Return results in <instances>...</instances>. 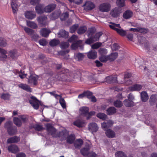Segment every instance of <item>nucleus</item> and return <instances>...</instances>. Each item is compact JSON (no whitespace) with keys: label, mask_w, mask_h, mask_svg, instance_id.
Instances as JSON below:
<instances>
[{"label":"nucleus","mask_w":157,"mask_h":157,"mask_svg":"<svg viewBox=\"0 0 157 157\" xmlns=\"http://www.w3.org/2000/svg\"><path fill=\"white\" fill-rule=\"evenodd\" d=\"M141 99L143 102L147 101L148 99V96L146 91H143L140 93Z\"/></svg>","instance_id":"nucleus-25"},{"label":"nucleus","mask_w":157,"mask_h":157,"mask_svg":"<svg viewBox=\"0 0 157 157\" xmlns=\"http://www.w3.org/2000/svg\"><path fill=\"white\" fill-rule=\"evenodd\" d=\"M87 30L86 26H82L78 28L77 30V33L79 34H82L84 33Z\"/></svg>","instance_id":"nucleus-38"},{"label":"nucleus","mask_w":157,"mask_h":157,"mask_svg":"<svg viewBox=\"0 0 157 157\" xmlns=\"http://www.w3.org/2000/svg\"><path fill=\"white\" fill-rule=\"evenodd\" d=\"M7 131L9 134L11 136L15 134L17 132V130L16 128L13 127L8 129Z\"/></svg>","instance_id":"nucleus-44"},{"label":"nucleus","mask_w":157,"mask_h":157,"mask_svg":"<svg viewBox=\"0 0 157 157\" xmlns=\"http://www.w3.org/2000/svg\"><path fill=\"white\" fill-rule=\"evenodd\" d=\"M99 52L101 55H105L107 53V50L105 49L101 48L99 50Z\"/></svg>","instance_id":"nucleus-61"},{"label":"nucleus","mask_w":157,"mask_h":157,"mask_svg":"<svg viewBox=\"0 0 157 157\" xmlns=\"http://www.w3.org/2000/svg\"><path fill=\"white\" fill-rule=\"evenodd\" d=\"M85 9L87 10H90L95 7V5L94 4L90 1L86 2L85 5Z\"/></svg>","instance_id":"nucleus-22"},{"label":"nucleus","mask_w":157,"mask_h":157,"mask_svg":"<svg viewBox=\"0 0 157 157\" xmlns=\"http://www.w3.org/2000/svg\"><path fill=\"white\" fill-rule=\"evenodd\" d=\"M24 29L25 31L29 35H32L34 33V30L29 28L24 27Z\"/></svg>","instance_id":"nucleus-43"},{"label":"nucleus","mask_w":157,"mask_h":157,"mask_svg":"<svg viewBox=\"0 0 157 157\" xmlns=\"http://www.w3.org/2000/svg\"><path fill=\"white\" fill-rule=\"evenodd\" d=\"M50 31L47 29L43 28L41 29L40 31V35L44 37H47L50 33Z\"/></svg>","instance_id":"nucleus-26"},{"label":"nucleus","mask_w":157,"mask_h":157,"mask_svg":"<svg viewBox=\"0 0 157 157\" xmlns=\"http://www.w3.org/2000/svg\"><path fill=\"white\" fill-rule=\"evenodd\" d=\"M75 139V136L74 134H71L67 136L66 138L67 142L68 143L71 144L74 142Z\"/></svg>","instance_id":"nucleus-31"},{"label":"nucleus","mask_w":157,"mask_h":157,"mask_svg":"<svg viewBox=\"0 0 157 157\" xmlns=\"http://www.w3.org/2000/svg\"><path fill=\"white\" fill-rule=\"evenodd\" d=\"M84 57V55L82 53H79L76 55V59L78 61H80L83 59Z\"/></svg>","instance_id":"nucleus-54"},{"label":"nucleus","mask_w":157,"mask_h":157,"mask_svg":"<svg viewBox=\"0 0 157 157\" xmlns=\"http://www.w3.org/2000/svg\"><path fill=\"white\" fill-rule=\"evenodd\" d=\"M59 102L63 108L64 109L66 107V104L64 99L62 97L60 98Z\"/></svg>","instance_id":"nucleus-52"},{"label":"nucleus","mask_w":157,"mask_h":157,"mask_svg":"<svg viewBox=\"0 0 157 157\" xmlns=\"http://www.w3.org/2000/svg\"><path fill=\"white\" fill-rule=\"evenodd\" d=\"M73 124L78 127H82L84 126L85 122L83 120L78 119L73 122Z\"/></svg>","instance_id":"nucleus-16"},{"label":"nucleus","mask_w":157,"mask_h":157,"mask_svg":"<svg viewBox=\"0 0 157 157\" xmlns=\"http://www.w3.org/2000/svg\"><path fill=\"white\" fill-rule=\"evenodd\" d=\"M89 130L93 133L94 132H96L98 131V127L97 124L94 123H90L88 126Z\"/></svg>","instance_id":"nucleus-9"},{"label":"nucleus","mask_w":157,"mask_h":157,"mask_svg":"<svg viewBox=\"0 0 157 157\" xmlns=\"http://www.w3.org/2000/svg\"><path fill=\"white\" fill-rule=\"evenodd\" d=\"M33 128L36 130L38 131H41L43 129L42 126L39 125H35L34 126Z\"/></svg>","instance_id":"nucleus-63"},{"label":"nucleus","mask_w":157,"mask_h":157,"mask_svg":"<svg viewBox=\"0 0 157 157\" xmlns=\"http://www.w3.org/2000/svg\"><path fill=\"white\" fill-rule=\"evenodd\" d=\"M78 26V24L73 25L70 28V32L72 33H74L77 29Z\"/></svg>","instance_id":"nucleus-51"},{"label":"nucleus","mask_w":157,"mask_h":157,"mask_svg":"<svg viewBox=\"0 0 157 157\" xmlns=\"http://www.w3.org/2000/svg\"><path fill=\"white\" fill-rule=\"evenodd\" d=\"M121 13V9L119 7H116L111 12L110 14L113 17H117Z\"/></svg>","instance_id":"nucleus-11"},{"label":"nucleus","mask_w":157,"mask_h":157,"mask_svg":"<svg viewBox=\"0 0 157 157\" xmlns=\"http://www.w3.org/2000/svg\"><path fill=\"white\" fill-rule=\"evenodd\" d=\"M90 148L89 145L86 146V147L82 148L80 150L81 154L84 156L88 157H95L96 154L94 153L89 152Z\"/></svg>","instance_id":"nucleus-3"},{"label":"nucleus","mask_w":157,"mask_h":157,"mask_svg":"<svg viewBox=\"0 0 157 157\" xmlns=\"http://www.w3.org/2000/svg\"><path fill=\"white\" fill-rule=\"evenodd\" d=\"M19 86L20 88L28 92H32L31 89L29 86L26 84H21L19 85Z\"/></svg>","instance_id":"nucleus-32"},{"label":"nucleus","mask_w":157,"mask_h":157,"mask_svg":"<svg viewBox=\"0 0 157 157\" xmlns=\"http://www.w3.org/2000/svg\"><path fill=\"white\" fill-rule=\"evenodd\" d=\"M47 17L45 16H40L37 17V21L41 26H43L47 24Z\"/></svg>","instance_id":"nucleus-10"},{"label":"nucleus","mask_w":157,"mask_h":157,"mask_svg":"<svg viewBox=\"0 0 157 157\" xmlns=\"http://www.w3.org/2000/svg\"><path fill=\"white\" fill-rule=\"evenodd\" d=\"M8 150L9 151L16 153L19 151L18 147L16 145H11L8 146Z\"/></svg>","instance_id":"nucleus-18"},{"label":"nucleus","mask_w":157,"mask_h":157,"mask_svg":"<svg viewBox=\"0 0 157 157\" xmlns=\"http://www.w3.org/2000/svg\"><path fill=\"white\" fill-rule=\"evenodd\" d=\"M59 40L56 39H54L50 41V45L52 46H54L58 45L59 43Z\"/></svg>","instance_id":"nucleus-45"},{"label":"nucleus","mask_w":157,"mask_h":157,"mask_svg":"<svg viewBox=\"0 0 157 157\" xmlns=\"http://www.w3.org/2000/svg\"><path fill=\"white\" fill-rule=\"evenodd\" d=\"M13 123L12 122L10 121H8L6 122L5 124V127L6 128L7 130L8 129L10 128L13 127L12 126Z\"/></svg>","instance_id":"nucleus-56"},{"label":"nucleus","mask_w":157,"mask_h":157,"mask_svg":"<svg viewBox=\"0 0 157 157\" xmlns=\"http://www.w3.org/2000/svg\"><path fill=\"white\" fill-rule=\"evenodd\" d=\"M27 25L33 29H36L37 28V25L34 21H26Z\"/></svg>","instance_id":"nucleus-29"},{"label":"nucleus","mask_w":157,"mask_h":157,"mask_svg":"<svg viewBox=\"0 0 157 157\" xmlns=\"http://www.w3.org/2000/svg\"><path fill=\"white\" fill-rule=\"evenodd\" d=\"M118 56V54L117 52H115L111 54L110 55L108 56L109 60L110 61H113L115 60Z\"/></svg>","instance_id":"nucleus-39"},{"label":"nucleus","mask_w":157,"mask_h":157,"mask_svg":"<svg viewBox=\"0 0 157 157\" xmlns=\"http://www.w3.org/2000/svg\"><path fill=\"white\" fill-rule=\"evenodd\" d=\"M116 3L119 7H122L124 6V0H117Z\"/></svg>","instance_id":"nucleus-55"},{"label":"nucleus","mask_w":157,"mask_h":157,"mask_svg":"<svg viewBox=\"0 0 157 157\" xmlns=\"http://www.w3.org/2000/svg\"><path fill=\"white\" fill-rule=\"evenodd\" d=\"M116 109L113 107H110L107 110V114L109 115H112L116 113Z\"/></svg>","instance_id":"nucleus-37"},{"label":"nucleus","mask_w":157,"mask_h":157,"mask_svg":"<svg viewBox=\"0 0 157 157\" xmlns=\"http://www.w3.org/2000/svg\"><path fill=\"white\" fill-rule=\"evenodd\" d=\"M102 33L101 32L97 33L94 36H91L88 39L85 41V43L87 44H90L94 42L99 40L100 37L102 35Z\"/></svg>","instance_id":"nucleus-4"},{"label":"nucleus","mask_w":157,"mask_h":157,"mask_svg":"<svg viewBox=\"0 0 157 157\" xmlns=\"http://www.w3.org/2000/svg\"><path fill=\"white\" fill-rule=\"evenodd\" d=\"M116 157H127L126 155L121 151H118L115 153Z\"/></svg>","instance_id":"nucleus-50"},{"label":"nucleus","mask_w":157,"mask_h":157,"mask_svg":"<svg viewBox=\"0 0 157 157\" xmlns=\"http://www.w3.org/2000/svg\"><path fill=\"white\" fill-rule=\"evenodd\" d=\"M13 121L14 124L17 127H21L22 122L21 120L18 118L15 117L13 118Z\"/></svg>","instance_id":"nucleus-36"},{"label":"nucleus","mask_w":157,"mask_h":157,"mask_svg":"<svg viewBox=\"0 0 157 157\" xmlns=\"http://www.w3.org/2000/svg\"><path fill=\"white\" fill-rule=\"evenodd\" d=\"M68 135V132L66 130H64L59 132V133L58 134V137H59L61 140H63L66 139Z\"/></svg>","instance_id":"nucleus-12"},{"label":"nucleus","mask_w":157,"mask_h":157,"mask_svg":"<svg viewBox=\"0 0 157 157\" xmlns=\"http://www.w3.org/2000/svg\"><path fill=\"white\" fill-rule=\"evenodd\" d=\"M6 42L4 38H0V46L5 47L6 45Z\"/></svg>","instance_id":"nucleus-57"},{"label":"nucleus","mask_w":157,"mask_h":157,"mask_svg":"<svg viewBox=\"0 0 157 157\" xmlns=\"http://www.w3.org/2000/svg\"><path fill=\"white\" fill-rule=\"evenodd\" d=\"M60 12L59 11H56L50 16V18L52 20H54L58 18L60 16Z\"/></svg>","instance_id":"nucleus-27"},{"label":"nucleus","mask_w":157,"mask_h":157,"mask_svg":"<svg viewBox=\"0 0 157 157\" xmlns=\"http://www.w3.org/2000/svg\"><path fill=\"white\" fill-rule=\"evenodd\" d=\"M29 100L30 103L33 107L36 109H37L39 106L40 101L35 97L33 96L30 97Z\"/></svg>","instance_id":"nucleus-5"},{"label":"nucleus","mask_w":157,"mask_h":157,"mask_svg":"<svg viewBox=\"0 0 157 157\" xmlns=\"http://www.w3.org/2000/svg\"><path fill=\"white\" fill-rule=\"evenodd\" d=\"M101 45V44L98 43H96L93 44L91 46V48L93 49H96L99 48Z\"/></svg>","instance_id":"nucleus-64"},{"label":"nucleus","mask_w":157,"mask_h":157,"mask_svg":"<svg viewBox=\"0 0 157 157\" xmlns=\"http://www.w3.org/2000/svg\"><path fill=\"white\" fill-rule=\"evenodd\" d=\"M37 77L31 75L29 77L28 80V82L30 83H33L35 85L37 84Z\"/></svg>","instance_id":"nucleus-28"},{"label":"nucleus","mask_w":157,"mask_h":157,"mask_svg":"<svg viewBox=\"0 0 157 157\" xmlns=\"http://www.w3.org/2000/svg\"><path fill=\"white\" fill-rule=\"evenodd\" d=\"M0 53H1V57L3 59H6L7 57V56L6 54L7 52L4 49L0 48Z\"/></svg>","instance_id":"nucleus-46"},{"label":"nucleus","mask_w":157,"mask_h":157,"mask_svg":"<svg viewBox=\"0 0 157 157\" xmlns=\"http://www.w3.org/2000/svg\"><path fill=\"white\" fill-rule=\"evenodd\" d=\"M78 37L75 35H73L68 40V41L70 42H75L77 40Z\"/></svg>","instance_id":"nucleus-53"},{"label":"nucleus","mask_w":157,"mask_h":157,"mask_svg":"<svg viewBox=\"0 0 157 157\" xmlns=\"http://www.w3.org/2000/svg\"><path fill=\"white\" fill-rule=\"evenodd\" d=\"M44 6L43 5L41 4H38L35 7V10L37 13L38 14H41L43 12V8Z\"/></svg>","instance_id":"nucleus-34"},{"label":"nucleus","mask_w":157,"mask_h":157,"mask_svg":"<svg viewBox=\"0 0 157 157\" xmlns=\"http://www.w3.org/2000/svg\"><path fill=\"white\" fill-rule=\"evenodd\" d=\"M10 97V95L9 93H2L1 96V98L5 100H9Z\"/></svg>","instance_id":"nucleus-40"},{"label":"nucleus","mask_w":157,"mask_h":157,"mask_svg":"<svg viewBox=\"0 0 157 157\" xmlns=\"http://www.w3.org/2000/svg\"><path fill=\"white\" fill-rule=\"evenodd\" d=\"M56 7V5L54 4L49 5L45 7L44 11L47 13H50L55 10Z\"/></svg>","instance_id":"nucleus-14"},{"label":"nucleus","mask_w":157,"mask_h":157,"mask_svg":"<svg viewBox=\"0 0 157 157\" xmlns=\"http://www.w3.org/2000/svg\"><path fill=\"white\" fill-rule=\"evenodd\" d=\"M109 59L108 56H106L105 55H100L99 57V60L102 62H105Z\"/></svg>","instance_id":"nucleus-47"},{"label":"nucleus","mask_w":157,"mask_h":157,"mask_svg":"<svg viewBox=\"0 0 157 157\" xmlns=\"http://www.w3.org/2000/svg\"><path fill=\"white\" fill-rule=\"evenodd\" d=\"M47 127L48 134L52 135L53 137H58V133L56 132V130L54 127L50 124H48Z\"/></svg>","instance_id":"nucleus-6"},{"label":"nucleus","mask_w":157,"mask_h":157,"mask_svg":"<svg viewBox=\"0 0 157 157\" xmlns=\"http://www.w3.org/2000/svg\"><path fill=\"white\" fill-rule=\"evenodd\" d=\"M105 134L109 138H113L115 137L116 133L113 130L110 129H108L106 130Z\"/></svg>","instance_id":"nucleus-19"},{"label":"nucleus","mask_w":157,"mask_h":157,"mask_svg":"<svg viewBox=\"0 0 157 157\" xmlns=\"http://www.w3.org/2000/svg\"><path fill=\"white\" fill-rule=\"evenodd\" d=\"M129 89L132 91H139L142 88V86L140 85L136 84L129 87Z\"/></svg>","instance_id":"nucleus-24"},{"label":"nucleus","mask_w":157,"mask_h":157,"mask_svg":"<svg viewBox=\"0 0 157 157\" xmlns=\"http://www.w3.org/2000/svg\"><path fill=\"white\" fill-rule=\"evenodd\" d=\"M124 105L127 107H131L133 105V101L130 100H126L124 101Z\"/></svg>","instance_id":"nucleus-48"},{"label":"nucleus","mask_w":157,"mask_h":157,"mask_svg":"<svg viewBox=\"0 0 157 157\" xmlns=\"http://www.w3.org/2000/svg\"><path fill=\"white\" fill-rule=\"evenodd\" d=\"M68 33L65 31V30H60L58 33V36L59 37H62L67 38L68 36Z\"/></svg>","instance_id":"nucleus-33"},{"label":"nucleus","mask_w":157,"mask_h":157,"mask_svg":"<svg viewBox=\"0 0 157 157\" xmlns=\"http://www.w3.org/2000/svg\"><path fill=\"white\" fill-rule=\"evenodd\" d=\"M69 44L68 42L62 43L60 45V47L62 49L66 48L68 47Z\"/></svg>","instance_id":"nucleus-59"},{"label":"nucleus","mask_w":157,"mask_h":157,"mask_svg":"<svg viewBox=\"0 0 157 157\" xmlns=\"http://www.w3.org/2000/svg\"><path fill=\"white\" fill-rule=\"evenodd\" d=\"M39 43L42 46H45L47 44V42L45 39H42L40 40L39 41Z\"/></svg>","instance_id":"nucleus-62"},{"label":"nucleus","mask_w":157,"mask_h":157,"mask_svg":"<svg viewBox=\"0 0 157 157\" xmlns=\"http://www.w3.org/2000/svg\"><path fill=\"white\" fill-rule=\"evenodd\" d=\"M83 144V141L81 139L76 140L74 142V146L76 149H79Z\"/></svg>","instance_id":"nucleus-20"},{"label":"nucleus","mask_w":157,"mask_h":157,"mask_svg":"<svg viewBox=\"0 0 157 157\" xmlns=\"http://www.w3.org/2000/svg\"><path fill=\"white\" fill-rule=\"evenodd\" d=\"M109 26L112 29L115 30L117 33L122 36H124L126 34L125 31L121 29V27L119 24H117L113 22H110L109 25Z\"/></svg>","instance_id":"nucleus-2"},{"label":"nucleus","mask_w":157,"mask_h":157,"mask_svg":"<svg viewBox=\"0 0 157 157\" xmlns=\"http://www.w3.org/2000/svg\"><path fill=\"white\" fill-rule=\"evenodd\" d=\"M19 141V138L17 136H14L8 139L7 142L8 143H15Z\"/></svg>","instance_id":"nucleus-30"},{"label":"nucleus","mask_w":157,"mask_h":157,"mask_svg":"<svg viewBox=\"0 0 157 157\" xmlns=\"http://www.w3.org/2000/svg\"><path fill=\"white\" fill-rule=\"evenodd\" d=\"M110 6L108 3H103L101 4L99 7V10L102 12H107L110 10Z\"/></svg>","instance_id":"nucleus-7"},{"label":"nucleus","mask_w":157,"mask_h":157,"mask_svg":"<svg viewBox=\"0 0 157 157\" xmlns=\"http://www.w3.org/2000/svg\"><path fill=\"white\" fill-rule=\"evenodd\" d=\"M113 124V122L111 120H109L106 122H105L101 124L102 128L106 130L107 129L111 127Z\"/></svg>","instance_id":"nucleus-8"},{"label":"nucleus","mask_w":157,"mask_h":157,"mask_svg":"<svg viewBox=\"0 0 157 157\" xmlns=\"http://www.w3.org/2000/svg\"><path fill=\"white\" fill-rule=\"evenodd\" d=\"M117 78L115 76H109L106 77L105 78V81L110 84L116 82Z\"/></svg>","instance_id":"nucleus-21"},{"label":"nucleus","mask_w":157,"mask_h":157,"mask_svg":"<svg viewBox=\"0 0 157 157\" xmlns=\"http://www.w3.org/2000/svg\"><path fill=\"white\" fill-rule=\"evenodd\" d=\"M82 41L80 40L77 41L76 42H73L71 45V48L73 50H75L77 48L79 47L80 48L82 49L83 48V46L81 45Z\"/></svg>","instance_id":"nucleus-13"},{"label":"nucleus","mask_w":157,"mask_h":157,"mask_svg":"<svg viewBox=\"0 0 157 157\" xmlns=\"http://www.w3.org/2000/svg\"><path fill=\"white\" fill-rule=\"evenodd\" d=\"M16 51H11L9 52V55L12 59H14L16 56Z\"/></svg>","instance_id":"nucleus-60"},{"label":"nucleus","mask_w":157,"mask_h":157,"mask_svg":"<svg viewBox=\"0 0 157 157\" xmlns=\"http://www.w3.org/2000/svg\"><path fill=\"white\" fill-rule=\"evenodd\" d=\"M12 9L13 13H15L17 10V5L15 2V0H13L11 3Z\"/></svg>","instance_id":"nucleus-42"},{"label":"nucleus","mask_w":157,"mask_h":157,"mask_svg":"<svg viewBox=\"0 0 157 157\" xmlns=\"http://www.w3.org/2000/svg\"><path fill=\"white\" fill-rule=\"evenodd\" d=\"M132 12L130 10H128L124 13L123 16L125 19H128L132 17Z\"/></svg>","instance_id":"nucleus-35"},{"label":"nucleus","mask_w":157,"mask_h":157,"mask_svg":"<svg viewBox=\"0 0 157 157\" xmlns=\"http://www.w3.org/2000/svg\"><path fill=\"white\" fill-rule=\"evenodd\" d=\"M114 105L117 107H120L122 105V103L121 101L117 100L114 102Z\"/></svg>","instance_id":"nucleus-58"},{"label":"nucleus","mask_w":157,"mask_h":157,"mask_svg":"<svg viewBox=\"0 0 157 157\" xmlns=\"http://www.w3.org/2000/svg\"><path fill=\"white\" fill-rule=\"evenodd\" d=\"M25 16L26 18L32 19L35 18L36 16L35 13L32 11H28L25 12Z\"/></svg>","instance_id":"nucleus-15"},{"label":"nucleus","mask_w":157,"mask_h":157,"mask_svg":"<svg viewBox=\"0 0 157 157\" xmlns=\"http://www.w3.org/2000/svg\"><path fill=\"white\" fill-rule=\"evenodd\" d=\"M89 108L87 107H82L79 109L81 114L84 116H87L88 113Z\"/></svg>","instance_id":"nucleus-23"},{"label":"nucleus","mask_w":157,"mask_h":157,"mask_svg":"<svg viewBox=\"0 0 157 157\" xmlns=\"http://www.w3.org/2000/svg\"><path fill=\"white\" fill-rule=\"evenodd\" d=\"M87 56L89 59H94L97 57V52L94 50L90 51L88 52Z\"/></svg>","instance_id":"nucleus-17"},{"label":"nucleus","mask_w":157,"mask_h":157,"mask_svg":"<svg viewBox=\"0 0 157 157\" xmlns=\"http://www.w3.org/2000/svg\"><path fill=\"white\" fill-rule=\"evenodd\" d=\"M22 122L26 123L28 121V116L27 115H21L19 116Z\"/></svg>","instance_id":"nucleus-41"},{"label":"nucleus","mask_w":157,"mask_h":157,"mask_svg":"<svg viewBox=\"0 0 157 157\" xmlns=\"http://www.w3.org/2000/svg\"><path fill=\"white\" fill-rule=\"evenodd\" d=\"M71 74L68 70L63 68L60 72L55 75V78L58 80L64 81L68 79V77L71 76Z\"/></svg>","instance_id":"nucleus-1"},{"label":"nucleus","mask_w":157,"mask_h":157,"mask_svg":"<svg viewBox=\"0 0 157 157\" xmlns=\"http://www.w3.org/2000/svg\"><path fill=\"white\" fill-rule=\"evenodd\" d=\"M97 117L101 119L105 120L106 119L107 116L104 113H99L97 114Z\"/></svg>","instance_id":"nucleus-49"}]
</instances>
